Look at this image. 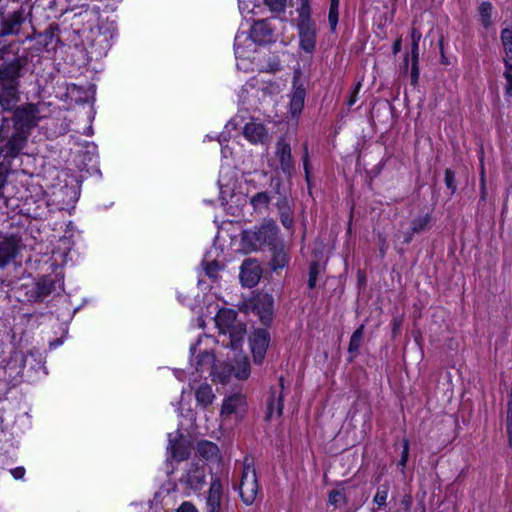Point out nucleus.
<instances>
[{"label": "nucleus", "instance_id": "nucleus-13", "mask_svg": "<svg viewBox=\"0 0 512 512\" xmlns=\"http://www.w3.org/2000/svg\"><path fill=\"white\" fill-rule=\"evenodd\" d=\"M262 269L254 259H246L240 267V281L243 286L252 288L256 286L261 278Z\"/></svg>", "mask_w": 512, "mask_h": 512}, {"label": "nucleus", "instance_id": "nucleus-21", "mask_svg": "<svg viewBox=\"0 0 512 512\" xmlns=\"http://www.w3.org/2000/svg\"><path fill=\"white\" fill-rule=\"evenodd\" d=\"M24 22L22 11H15L7 18L3 19L0 29V37L7 35H17Z\"/></svg>", "mask_w": 512, "mask_h": 512}, {"label": "nucleus", "instance_id": "nucleus-15", "mask_svg": "<svg viewBox=\"0 0 512 512\" xmlns=\"http://www.w3.org/2000/svg\"><path fill=\"white\" fill-rule=\"evenodd\" d=\"M167 449L171 457L176 461H184L190 455L188 442L179 432H176L175 435L169 434V445Z\"/></svg>", "mask_w": 512, "mask_h": 512}, {"label": "nucleus", "instance_id": "nucleus-47", "mask_svg": "<svg viewBox=\"0 0 512 512\" xmlns=\"http://www.w3.org/2000/svg\"><path fill=\"white\" fill-rule=\"evenodd\" d=\"M504 77L507 81V84H506V93L509 95V96H512V73H510L509 71H505L504 72Z\"/></svg>", "mask_w": 512, "mask_h": 512}, {"label": "nucleus", "instance_id": "nucleus-11", "mask_svg": "<svg viewBox=\"0 0 512 512\" xmlns=\"http://www.w3.org/2000/svg\"><path fill=\"white\" fill-rule=\"evenodd\" d=\"M247 402L245 396L235 393L225 398L221 408V417L230 419L232 415L236 418L242 417L246 411Z\"/></svg>", "mask_w": 512, "mask_h": 512}, {"label": "nucleus", "instance_id": "nucleus-35", "mask_svg": "<svg viewBox=\"0 0 512 512\" xmlns=\"http://www.w3.org/2000/svg\"><path fill=\"white\" fill-rule=\"evenodd\" d=\"M501 41L506 57L512 60V29L504 28L501 31Z\"/></svg>", "mask_w": 512, "mask_h": 512}, {"label": "nucleus", "instance_id": "nucleus-50", "mask_svg": "<svg viewBox=\"0 0 512 512\" xmlns=\"http://www.w3.org/2000/svg\"><path fill=\"white\" fill-rule=\"evenodd\" d=\"M359 90H360V84H357L356 87L353 89V91L349 97V100L347 102V105L349 107H351L356 102Z\"/></svg>", "mask_w": 512, "mask_h": 512}, {"label": "nucleus", "instance_id": "nucleus-25", "mask_svg": "<svg viewBox=\"0 0 512 512\" xmlns=\"http://www.w3.org/2000/svg\"><path fill=\"white\" fill-rule=\"evenodd\" d=\"M246 324L240 320L231 325V328L227 329V334L229 336V343L227 346L236 350L241 345L245 335H246Z\"/></svg>", "mask_w": 512, "mask_h": 512}, {"label": "nucleus", "instance_id": "nucleus-41", "mask_svg": "<svg viewBox=\"0 0 512 512\" xmlns=\"http://www.w3.org/2000/svg\"><path fill=\"white\" fill-rule=\"evenodd\" d=\"M444 182L446 187L451 191V193H455L457 190V186L455 183V173L451 169L445 170Z\"/></svg>", "mask_w": 512, "mask_h": 512}, {"label": "nucleus", "instance_id": "nucleus-54", "mask_svg": "<svg viewBox=\"0 0 512 512\" xmlns=\"http://www.w3.org/2000/svg\"><path fill=\"white\" fill-rule=\"evenodd\" d=\"M393 53L397 54L401 50V39H397L393 44Z\"/></svg>", "mask_w": 512, "mask_h": 512}, {"label": "nucleus", "instance_id": "nucleus-48", "mask_svg": "<svg viewBox=\"0 0 512 512\" xmlns=\"http://www.w3.org/2000/svg\"><path fill=\"white\" fill-rule=\"evenodd\" d=\"M10 48H11V44L9 45H5L3 46L2 48H0V61H3L1 64L5 63V62H10L14 59V57L10 60L6 59V54L10 51ZM17 56H15L16 58Z\"/></svg>", "mask_w": 512, "mask_h": 512}, {"label": "nucleus", "instance_id": "nucleus-5", "mask_svg": "<svg viewBox=\"0 0 512 512\" xmlns=\"http://www.w3.org/2000/svg\"><path fill=\"white\" fill-rule=\"evenodd\" d=\"M28 135L14 129L8 117L2 118L0 126V151L3 157L15 158L27 143Z\"/></svg>", "mask_w": 512, "mask_h": 512}, {"label": "nucleus", "instance_id": "nucleus-36", "mask_svg": "<svg viewBox=\"0 0 512 512\" xmlns=\"http://www.w3.org/2000/svg\"><path fill=\"white\" fill-rule=\"evenodd\" d=\"M492 4L490 2H482L479 7L481 22L484 27L491 24Z\"/></svg>", "mask_w": 512, "mask_h": 512}, {"label": "nucleus", "instance_id": "nucleus-4", "mask_svg": "<svg viewBox=\"0 0 512 512\" xmlns=\"http://www.w3.org/2000/svg\"><path fill=\"white\" fill-rule=\"evenodd\" d=\"M240 312L254 313L263 326L269 327L274 319V298L265 292L253 293V296L238 304Z\"/></svg>", "mask_w": 512, "mask_h": 512}, {"label": "nucleus", "instance_id": "nucleus-14", "mask_svg": "<svg viewBox=\"0 0 512 512\" xmlns=\"http://www.w3.org/2000/svg\"><path fill=\"white\" fill-rule=\"evenodd\" d=\"M301 78V70L299 68L295 69L293 73V91L290 101V108L293 115L300 113L304 107L306 90Z\"/></svg>", "mask_w": 512, "mask_h": 512}, {"label": "nucleus", "instance_id": "nucleus-26", "mask_svg": "<svg viewBox=\"0 0 512 512\" xmlns=\"http://www.w3.org/2000/svg\"><path fill=\"white\" fill-rule=\"evenodd\" d=\"M430 226L431 216L429 214H425L423 216L415 218L411 222L410 230L404 233V242L406 244L410 243L413 239L414 234L424 232L428 230Z\"/></svg>", "mask_w": 512, "mask_h": 512}, {"label": "nucleus", "instance_id": "nucleus-52", "mask_svg": "<svg viewBox=\"0 0 512 512\" xmlns=\"http://www.w3.org/2000/svg\"><path fill=\"white\" fill-rule=\"evenodd\" d=\"M411 503H412L411 497L408 495H405L401 500V504L404 506L406 511H408L410 509Z\"/></svg>", "mask_w": 512, "mask_h": 512}, {"label": "nucleus", "instance_id": "nucleus-51", "mask_svg": "<svg viewBox=\"0 0 512 512\" xmlns=\"http://www.w3.org/2000/svg\"><path fill=\"white\" fill-rule=\"evenodd\" d=\"M11 474L15 479H21L25 474V469L23 467L14 468L11 470Z\"/></svg>", "mask_w": 512, "mask_h": 512}, {"label": "nucleus", "instance_id": "nucleus-19", "mask_svg": "<svg viewBox=\"0 0 512 512\" xmlns=\"http://www.w3.org/2000/svg\"><path fill=\"white\" fill-rule=\"evenodd\" d=\"M18 254V244L13 237L0 240V268H5Z\"/></svg>", "mask_w": 512, "mask_h": 512}, {"label": "nucleus", "instance_id": "nucleus-62", "mask_svg": "<svg viewBox=\"0 0 512 512\" xmlns=\"http://www.w3.org/2000/svg\"><path fill=\"white\" fill-rule=\"evenodd\" d=\"M505 68L506 70L505 71H509L510 73H512V63H510L508 60L505 59Z\"/></svg>", "mask_w": 512, "mask_h": 512}, {"label": "nucleus", "instance_id": "nucleus-59", "mask_svg": "<svg viewBox=\"0 0 512 512\" xmlns=\"http://www.w3.org/2000/svg\"><path fill=\"white\" fill-rule=\"evenodd\" d=\"M53 29L54 27L51 25L46 31H45V35L48 37V38H52L53 35H54V32H53Z\"/></svg>", "mask_w": 512, "mask_h": 512}, {"label": "nucleus", "instance_id": "nucleus-39", "mask_svg": "<svg viewBox=\"0 0 512 512\" xmlns=\"http://www.w3.org/2000/svg\"><path fill=\"white\" fill-rule=\"evenodd\" d=\"M313 22L310 18V8L308 5V0H301V7L299 10V20L298 23H306Z\"/></svg>", "mask_w": 512, "mask_h": 512}, {"label": "nucleus", "instance_id": "nucleus-43", "mask_svg": "<svg viewBox=\"0 0 512 512\" xmlns=\"http://www.w3.org/2000/svg\"><path fill=\"white\" fill-rule=\"evenodd\" d=\"M387 495H388L387 487L382 486L381 488L378 489L377 493L374 496V499H373L374 503L380 507L384 506L386 504Z\"/></svg>", "mask_w": 512, "mask_h": 512}, {"label": "nucleus", "instance_id": "nucleus-58", "mask_svg": "<svg viewBox=\"0 0 512 512\" xmlns=\"http://www.w3.org/2000/svg\"><path fill=\"white\" fill-rule=\"evenodd\" d=\"M507 433L509 436L510 444L512 443V423L507 424Z\"/></svg>", "mask_w": 512, "mask_h": 512}, {"label": "nucleus", "instance_id": "nucleus-17", "mask_svg": "<svg viewBox=\"0 0 512 512\" xmlns=\"http://www.w3.org/2000/svg\"><path fill=\"white\" fill-rule=\"evenodd\" d=\"M301 48L311 53L316 44V30L313 22L298 23Z\"/></svg>", "mask_w": 512, "mask_h": 512}, {"label": "nucleus", "instance_id": "nucleus-64", "mask_svg": "<svg viewBox=\"0 0 512 512\" xmlns=\"http://www.w3.org/2000/svg\"><path fill=\"white\" fill-rule=\"evenodd\" d=\"M404 66H405V69L408 68V55H406L404 58Z\"/></svg>", "mask_w": 512, "mask_h": 512}, {"label": "nucleus", "instance_id": "nucleus-2", "mask_svg": "<svg viewBox=\"0 0 512 512\" xmlns=\"http://www.w3.org/2000/svg\"><path fill=\"white\" fill-rule=\"evenodd\" d=\"M273 31L267 21L259 20L254 23L250 33H238L235 37L234 49L237 58H249L255 50V44H265L272 41Z\"/></svg>", "mask_w": 512, "mask_h": 512}, {"label": "nucleus", "instance_id": "nucleus-32", "mask_svg": "<svg viewBox=\"0 0 512 512\" xmlns=\"http://www.w3.org/2000/svg\"><path fill=\"white\" fill-rule=\"evenodd\" d=\"M195 369L197 371H203L204 369L211 370L214 367V355L208 350L199 351L195 358Z\"/></svg>", "mask_w": 512, "mask_h": 512}, {"label": "nucleus", "instance_id": "nucleus-20", "mask_svg": "<svg viewBox=\"0 0 512 512\" xmlns=\"http://www.w3.org/2000/svg\"><path fill=\"white\" fill-rule=\"evenodd\" d=\"M222 493V483L219 478H215L210 484L206 499L207 512H220Z\"/></svg>", "mask_w": 512, "mask_h": 512}, {"label": "nucleus", "instance_id": "nucleus-42", "mask_svg": "<svg viewBox=\"0 0 512 512\" xmlns=\"http://www.w3.org/2000/svg\"><path fill=\"white\" fill-rule=\"evenodd\" d=\"M329 503L334 506H341L345 503V496L339 490H333L329 493Z\"/></svg>", "mask_w": 512, "mask_h": 512}, {"label": "nucleus", "instance_id": "nucleus-27", "mask_svg": "<svg viewBox=\"0 0 512 512\" xmlns=\"http://www.w3.org/2000/svg\"><path fill=\"white\" fill-rule=\"evenodd\" d=\"M283 412V394L278 393L276 389H272L270 393V397L268 399L267 403V412L265 419L267 421H270L274 415V413L277 414L278 417L282 415Z\"/></svg>", "mask_w": 512, "mask_h": 512}, {"label": "nucleus", "instance_id": "nucleus-28", "mask_svg": "<svg viewBox=\"0 0 512 512\" xmlns=\"http://www.w3.org/2000/svg\"><path fill=\"white\" fill-rule=\"evenodd\" d=\"M195 398L198 406L206 409L213 403L216 396L213 393L212 387L209 384H201L195 391Z\"/></svg>", "mask_w": 512, "mask_h": 512}, {"label": "nucleus", "instance_id": "nucleus-1", "mask_svg": "<svg viewBox=\"0 0 512 512\" xmlns=\"http://www.w3.org/2000/svg\"><path fill=\"white\" fill-rule=\"evenodd\" d=\"M28 58L16 57L10 62L0 64V107L11 110L20 101V78L27 65Z\"/></svg>", "mask_w": 512, "mask_h": 512}, {"label": "nucleus", "instance_id": "nucleus-23", "mask_svg": "<svg viewBox=\"0 0 512 512\" xmlns=\"http://www.w3.org/2000/svg\"><path fill=\"white\" fill-rule=\"evenodd\" d=\"M237 321V312L233 309H220L215 316L216 326L223 335H227V329Z\"/></svg>", "mask_w": 512, "mask_h": 512}, {"label": "nucleus", "instance_id": "nucleus-55", "mask_svg": "<svg viewBox=\"0 0 512 512\" xmlns=\"http://www.w3.org/2000/svg\"><path fill=\"white\" fill-rule=\"evenodd\" d=\"M6 182L7 176L3 172H0V189H2L5 186Z\"/></svg>", "mask_w": 512, "mask_h": 512}, {"label": "nucleus", "instance_id": "nucleus-18", "mask_svg": "<svg viewBox=\"0 0 512 512\" xmlns=\"http://www.w3.org/2000/svg\"><path fill=\"white\" fill-rule=\"evenodd\" d=\"M245 138L253 144H264L268 141V131L262 123L249 122L244 126Z\"/></svg>", "mask_w": 512, "mask_h": 512}, {"label": "nucleus", "instance_id": "nucleus-44", "mask_svg": "<svg viewBox=\"0 0 512 512\" xmlns=\"http://www.w3.org/2000/svg\"><path fill=\"white\" fill-rule=\"evenodd\" d=\"M264 2L273 12L284 11L286 5V0H264Z\"/></svg>", "mask_w": 512, "mask_h": 512}, {"label": "nucleus", "instance_id": "nucleus-9", "mask_svg": "<svg viewBox=\"0 0 512 512\" xmlns=\"http://www.w3.org/2000/svg\"><path fill=\"white\" fill-rule=\"evenodd\" d=\"M55 284L56 282L52 278L41 277L27 288L25 293L27 301L32 303L42 302L55 291Z\"/></svg>", "mask_w": 512, "mask_h": 512}, {"label": "nucleus", "instance_id": "nucleus-7", "mask_svg": "<svg viewBox=\"0 0 512 512\" xmlns=\"http://www.w3.org/2000/svg\"><path fill=\"white\" fill-rule=\"evenodd\" d=\"M259 490L256 471L249 464H244L241 482L239 485V494L246 505H251L256 500Z\"/></svg>", "mask_w": 512, "mask_h": 512}, {"label": "nucleus", "instance_id": "nucleus-63", "mask_svg": "<svg viewBox=\"0 0 512 512\" xmlns=\"http://www.w3.org/2000/svg\"><path fill=\"white\" fill-rule=\"evenodd\" d=\"M241 50L242 51H247L246 44L244 43L243 40L241 41Z\"/></svg>", "mask_w": 512, "mask_h": 512}, {"label": "nucleus", "instance_id": "nucleus-40", "mask_svg": "<svg viewBox=\"0 0 512 512\" xmlns=\"http://www.w3.org/2000/svg\"><path fill=\"white\" fill-rule=\"evenodd\" d=\"M318 274H319V264L317 262H312L309 267V278H308V287L310 289H312L316 286Z\"/></svg>", "mask_w": 512, "mask_h": 512}, {"label": "nucleus", "instance_id": "nucleus-61", "mask_svg": "<svg viewBox=\"0 0 512 512\" xmlns=\"http://www.w3.org/2000/svg\"><path fill=\"white\" fill-rule=\"evenodd\" d=\"M279 386H280V390L277 391V394L278 393H282L283 394V390H284V378L281 376L279 378Z\"/></svg>", "mask_w": 512, "mask_h": 512}, {"label": "nucleus", "instance_id": "nucleus-30", "mask_svg": "<svg viewBox=\"0 0 512 512\" xmlns=\"http://www.w3.org/2000/svg\"><path fill=\"white\" fill-rule=\"evenodd\" d=\"M364 336V325H360L352 334L348 346L349 360L352 361L359 353V349Z\"/></svg>", "mask_w": 512, "mask_h": 512}, {"label": "nucleus", "instance_id": "nucleus-53", "mask_svg": "<svg viewBox=\"0 0 512 512\" xmlns=\"http://www.w3.org/2000/svg\"><path fill=\"white\" fill-rule=\"evenodd\" d=\"M303 167H304V171H305L306 181L309 184L310 183L309 162H303Z\"/></svg>", "mask_w": 512, "mask_h": 512}, {"label": "nucleus", "instance_id": "nucleus-49", "mask_svg": "<svg viewBox=\"0 0 512 512\" xmlns=\"http://www.w3.org/2000/svg\"><path fill=\"white\" fill-rule=\"evenodd\" d=\"M177 512H197L195 506L189 502H184Z\"/></svg>", "mask_w": 512, "mask_h": 512}, {"label": "nucleus", "instance_id": "nucleus-6", "mask_svg": "<svg viewBox=\"0 0 512 512\" xmlns=\"http://www.w3.org/2000/svg\"><path fill=\"white\" fill-rule=\"evenodd\" d=\"M10 111L12 117L9 120L13 124L11 127L28 136L42 118L39 106L34 103L16 104Z\"/></svg>", "mask_w": 512, "mask_h": 512}, {"label": "nucleus", "instance_id": "nucleus-16", "mask_svg": "<svg viewBox=\"0 0 512 512\" xmlns=\"http://www.w3.org/2000/svg\"><path fill=\"white\" fill-rule=\"evenodd\" d=\"M206 471L204 465L192 464L186 474L181 478V482L188 488L195 491L201 490L205 484Z\"/></svg>", "mask_w": 512, "mask_h": 512}, {"label": "nucleus", "instance_id": "nucleus-45", "mask_svg": "<svg viewBox=\"0 0 512 512\" xmlns=\"http://www.w3.org/2000/svg\"><path fill=\"white\" fill-rule=\"evenodd\" d=\"M250 370H249V364L245 361L239 369H235L234 375L239 380L247 379L249 376Z\"/></svg>", "mask_w": 512, "mask_h": 512}, {"label": "nucleus", "instance_id": "nucleus-31", "mask_svg": "<svg viewBox=\"0 0 512 512\" xmlns=\"http://www.w3.org/2000/svg\"><path fill=\"white\" fill-rule=\"evenodd\" d=\"M272 196L266 192H257L250 198V204L255 212L261 213L263 210L268 209Z\"/></svg>", "mask_w": 512, "mask_h": 512}, {"label": "nucleus", "instance_id": "nucleus-22", "mask_svg": "<svg viewBox=\"0 0 512 512\" xmlns=\"http://www.w3.org/2000/svg\"><path fill=\"white\" fill-rule=\"evenodd\" d=\"M411 57H412V65H411V84L416 85L419 79V67H418V58H419V41L421 39V33L413 28L411 31Z\"/></svg>", "mask_w": 512, "mask_h": 512}, {"label": "nucleus", "instance_id": "nucleus-34", "mask_svg": "<svg viewBox=\"0 0 512 512\" xmlns=\"http://www.w3.org/2000/svg\"><path fill=\"white\" fill-rule=\"evenodd\" d=\"M257 92L259 97L265 99L266 97H271L279 94L280 86L277 83L271 81L262 82Z\"/></svg>", "mask_w": 512, "mask_h": 512}, {"label": "nucleus", "instance_id": "nucleus-29", "mask_svg": "<svg viewBox=\"0 0 512 512\" xmlns=\"http://www.w3.org/2000/svg\"><path fill=\"white\" fill-rule=\"evenodd\" d=\"M235 367L229 363L215 364L211 373L213 381H219L220 383H226L230 380L232 374H234Z\"/></svg>", "mask_w": 512, "mask_h": 512}, {"label": "nucleus", "instance_id": "nucleus-56", "mask_svg": "<svg viewBox=\"0 0 512 512\" xmlns=\"http://www.w3.org/2000/svg\"><path fill=\"white\" fill-rule=\"evenodd\" d=\"M512 423V402L509 403V409L507 411V424Z\"/></svg>", "mask_w": 512, "mask_h": 512}, {"label": "nucleus", "instance_id": "nucleus-33", "mask_svg": "<svg viewBox=\"0 0 512 512\" xmlns=\"http://www.w3.org/2000/svg\"><path fill=\"white\" fill-rule=\"evenodd\" d=\"M198 454L206 460L215 459L218 456V446L210 441L202 440L197 443Z\"/></svg>", "mask_w": 512, "mask_h": 512}, {"label": "nucleus", "instance_id": "nucleus-38", "mask_svg": "<svg viewBox=\"0 0 512 512\" xmlns=\"http://www.w3.org/2000/svg\"><path fill=\"white\" fill-rule=\"evenodd\" d=\"M339 0H330L328 20L332 30H335L338 23Z\"/></svg>", "mask_w": 512, "mask_h": 512}, {"label": "nucleus", "instance_id": "nucleus-60", "mask_svg": "<svg viewBox=\"0 0 512 512\" xmlns=\"http://www.w3.org/2000/svg\"><path fill=\"white\" fill-rule=\"evenodd\" d=\"M198 344H199V341H197L195 344H193V345L190 347V352H191V355H192V356L196 355V353H197V347H198Z\"/></svg>", "mask_w": 512, "mask_h": 512}, {"label": "nucleus", "instance_id": "nucleus-46", "mask_svg": "<svg viewBox=\"0 0 512 512\" xmlns=\"http://www.w3.org/2000/svg\"><path fill=\"white\" fill-rule=\"evenodd\" d=\"M408 456H409V442H408V440H404L401 459L398 463V465L402 467V470L406 467V464L408 461Z\"/></svg>", "mask_w": 512, "mask_h": 512}, {"label": "nucleus", "instance_id": "nucleus-10", "mask_svg": "<svg viewBox=\"0 0 512 512\" xmlns=\"http://www.w3.org/2000/svg\"><path fill=\"white\" fill-rule=\"evenodd\" d=\"M249 343L254 362L261 364L270 343V333L266 329H255L249 337Z\"/></svg>", "mask_w": 512, "mask_h": 512}, {"label": "nucleus", "instance_id": "nucleus-8", "mask_svg": "<svg viewBox=\"0 0 512 512\" xmlns=\"http://www.w3.org/2000/svg\"><path fill=\"white\" fill-rule=\"evenodd\" d=\"M270 186L274 194L278 195L276 207L278 209L280 221L285 228L291 229L294 225L293 210L287 196L282 193V180L279 177H273L271 179Z\"/></svg>", "mask_w": 512, "mask_h": 512}, {"label": "nucleus", "instance_id": "nucleus-12", "mask_svg": "<svg viewBox=\"0 0 512 512\" xmlns=\"http://www.w3.org/2000/svg\"><path fill=\"white\" fill-rule=\"evenodd\" d=\"M275 155L279 160L282 172L290 177L295 168L291 146L284 137H280L275 145Z\"/></svg>", "mask_w": 512, "mask_h": 512}, {"label": "nucleus", "instance_id": "nucleus-37", "mask_svg": "<svg viewBox=\"0 0 512 512\" xmlns=\"http://www.w3.org/2000/svg\"><path fill=\"white\" fill-rule=\"evenodd\" d=\"M202 265L204 266L206 275L210 278H217L219 271L223 268V266L216 260H203Z\"/></svg>", "mask_w": 512, "mask_h": 512}, {"label": "nucleus", "instance_id": "nucleus-24", "mask_svg": "<svg viewBox=\"0 0 512 512\" xmlns=\"http://www.w3.org/2000/svg\"><path fill=\"white\" fill-rule=\"evenodd\" d=\"M269 250L272 253L270 260V266L273 270H278L286 267L289 263V258L282 241L278 242L274 246L270 247Z\"/></svg>", "mask_w": 512, "mask_h": 512}, {"label": "nucleus", "instance_id": "nucleus-3", "mask_svg": "<svg viewBox=\"0 0 512 512\" xmlns=\"http://www.w3.org/2000/svg\"><path fill=\"white\" fill-rule=\"evenodd\" d=\"M278 231V226L274 220H264L260 226L244 230L242 240L253 250L263 249L264 247L270 248L281 241L278 237Z\"/></svg>", "mask_w": 512, "mask_h": 512}, {"label": "nucleus", "instance_id": "nucleus-57", "mask_svg": "<svg viewBox=\"0 0 512 512\" xmlns=\"http://www.w3.org/2000/svg\"><path fill=\"white\" fill-rule=\"evenodd\" d=\"M302 160H303V162H309L308 147L306 144L304 145V154H303Z\"/></svg>", "mask_w": 512, "mask_h": 512}]
</instances>
